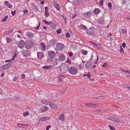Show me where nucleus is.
<instances>
[{
	"label": "nucleus",
	"mask_w": 130,
	"mask_h": 130,
	"mask_svg": "<svg viewBox=\"0 0 130 130\" xmlns=\"http://www.w3.org/2000/svg\"><path fill=\"white\" fill-rule=\"evenodd\" d=\"M59 69L61 73H66L67 70H68V65L67 64L63 63L60 66Z\"/></svg>",
	"instance_id": "obj_2"
},
{
	"label": "nucleus",
	"mask_w": 130,
	"mask_h": 130,
	"mask_svg": "<svg viewBox=\"0 0 130 130\" xmlns=\"http://www.w3.org/2000/svg\"><path fill=\"white\" fill-rule=\"evenodd\" d=\"M40 46L42 50L44 51L45 50L46 46L44 43L41 42L40 45Z\"/></svg>",
	"instance_id": "obj_15"
},
{
	"label": "nucleus",
	"mask_w": 130,
	"mask_h": 130,
	"mask_svg": "<svg viewBox=\"0 0 130 130\" xmlns=\"http://www.w3.org/2000/svg\"><path fill=\"white\" fill-rule=\"evenodd\" d=\"M38 58L39 59H41L44 56V55L43 52H38L37 53Z\"/></svg>",
	"instance_id": "obj_13"
},
{
	"label": "nucleus",
	"mask_w": 130,
	"mask_h": 130,
	"mask_svg": "<svg viewBox=\"0 0 130 130\" xmlns=\"http://www.w3.org/2000/svg\"><path fill=\"white\" fill-rule=\"evenodd\" d=\"M6 39L7 43H11L12 41V39L10 38L7 37L6 38Z\"/></svg>",
	"instance_id": "obj_30"
},
{
	"label": "nucleus",
	"mask_w": 130,
	"mask_h": 130,
	"mask_svg": "<svg viewBox=\"0 0 130 130\" xmlns=\"http://www.w3.org/2000/svg\"><path fill=\"white\" fill-rule=\"evenodd\" d=\"M108 6L110 9H111L112 5L111 3H109L108 4Z\"/></svg>",
	"instance_id": "obj_45"
},
{
	"label": "nucleus",
	"mask_w": 130,
	"mask_h": 130,
	"mask_svg": "<svg viewBox=\"0 0 130 130\" xmlns=\"http://www.w3.org/2000/svg\"><path fill=\"white\" fill-rule=\"evenodd\" d=\"M66 37L68 38H69L70 37V35L68 32L66 34Z\"/></svg>",
	"instance_id": "obj_50"
},
{
	"label": "nucleus",
	"mask_w": 130,
	"mask_h": 130,
	"mask_svg": "<svg viewBox=\"0 0 130 130\" xmlns=\"http://www.w3.org/2000/svg\"><path fill=\"white\" fill-rule=\"evenodd\" d=\"M104 2L103 0H100L99 2V4L100 5H102Z\"/></svg>",
	"instance_id": "obj_38"
},
{
	"label": "nucleus",
	"mask_w": 130,
	"mask_h": 130,
	"mask_svg": "<svg viewBox=\"0 0 130 130\" xmlns=\"http://www.w3.org/2000/svg\"><path fill=\"white\" fill-rule=\"evenodd\" d=\"M64 78L63 76L62 75H59L58 77V81L60 83H62V80Z\"/></svg>",
	"instance_id": "obj_18"
},
{
	"label": "nucleus",
	"mask_w": 130,
	"mask_h": 130,
	"mask_svg": "<svg viewBox=\"0 0 130 130\" xmlns=\"http://www.w3.org/2000/svg\"><path fill=\"white\" fill-rule=\"evenodd\" d=\"M49 119V117H47L45 116L44 117H42L40 118V119H39L40 122V119L42 121H46L47 120H48Z\"/></svg>",
	"instance_id": "obj_25"
},
{
	"label": "nucleus",
	"mask_w": 130,
	"mask_h": 130,
	"mask_svg": "<svg viewBox=\"0 0 130 130\" xmlns=\"http://www.w3.org/2000/svg\"><path fill=\"white\" fill-rule=\"evenodd\" d=\"M21 78L23 79H24L25 77V75L24 74H23L21 75Z\"/></svg>",
	"instance_id": "obj_59"
},
{
	"label": "nucleus",
	"mask_w": 130,
	"mask_h": 130,
	"mask_svg": "<svg viewBox=\"0 0 130 130\" xmlns=\"http://www.w3.org/2000/svg\"><path fill=\"white\" fill-rule=\"evenodd\" d=\"M45 12V16H46V17H47L50 14L48 12Z\"/></svg>",
	"instance_id": "obj_42"
},
{
	"label": "nucleus",
	"mask_w": 130,
	"mask_h": 130,
	"mask_svg": "<svg viewBox=\"0 0 130 130\" xmlns=\"http://www.w3.org/2000/svg\"><path fill=\"white\" fill-rule=\"evenodd\" d=\"M85 105L86 106L90 107L93 108H95L96 106V104H94L91 103H85Z\"/></svg>",
	"instance_id": "obj_17"
},
{
	"label": "nucleus",
	"mask_w": 130,
	"mask_h": 130,
	"mask_svg": "<svg viewBox=\"0 0 130 130\" xmlns=\"http://www.w3.org/2000/svg\"><path fill=\"white\" fill-rule=\"evenodd\" d=\"M40 23H39V24L38 26L36 28V30H37L40 27Z\"/></svg>",
	"instance_id": "obj_53"
},
{
	"label": "nucleus",
	"mask_w": 130,
	"mask_h": 130,
	"mask_svg": "<svg viewBox=\"0 0 130 130\" xmlns=\"http://www.w3.org/2000/svg\"><path fill=\"white\" fill-rule=\"evenodd\" d=\"M53 68V67L51 65H46L43 66L42 68L44 69L49 70Z\"/></svg>",
	"instance_id": "obj_21"
},
{
	"label": "nucleus",
	"mask_w": 130,
	"mask_h": 130,
	"mask_svg": "<svg viewBox=\"0 0 130 130\" xmlns=\"http://www.w3.org/2000/svg\"><path fill=\"white\" fill-rule=\"evenodd\" d=\"M28 12V10L27 9H25L23 11V12L24 13H26Z\"/></svg>",
	"instance_id": "obj_54"
},
{
	"label": "nucleus",
	"mask_w": 130,
	"mask_h": 130,
	"mask_svg": "<svg viewBox=\"0 0 130 130\" xmlns=\"http://www.w3.org/2000/svg\"><path fill=\"white\" fill-rule=\"evenodd\" d=\"M4 4L5 6L9 8H11L12 7V5L10 4L9 3V2L6 1L4 2Z\"/></svg>",
	"instance_id": "obj_16"
},
{
	"label": "nucleus",
	"mask_w": 130,
	"mask_h": 130,
	"mask_svg": "<svg viewBox=\"0 0 130 130\" xmlns=\"http://www.w3.org/2000/svg\"><path fill=\"white\" fill-rule=\"evenodd\" d=\"M89 73V72L88 73V74H87V76L88 78H90V77L91 76V75Z\"/></svg>",
	"instance_id": "obj_61"
},
{
	"label": "nucleus",
	"mask_w": 130,
	"mask_h": 130,
	"mask_svg": "<svg viewBox=\"0 0 130 130\" xmlns=\"http://www.w3.org/2000/svg\"><path fill=\"white\" fill-rule=\"evenodd\" d=\"M13 29H10L9 30H7L4 33V34H10L12 32L13 30Z\"/></svg>",
	"instance_id": "obj_28"
},
{
	"label": "nucleus",
	"mask_w": 130,
	"mask_h": 130,
	"mask_svg": "<svg viewBox=\"0 0 130 130\" xmlns=\"http://www.w3.org/2000/svg\"><path fill=\"white\" fill-rule=\"evenodd\" d=\"M84 64L80 63L77 66V68L79 70H81L83 69L84 68Z\"/></svg>",
	"instance_id": "obj_23"
},
{
	"label": "nucleus",
	"mask_w": 130,
	"mask_h": 130,
	"mask_svg": "<svg viewBox=\"0 0 130 130\" xmlns=\"http://www.w3.org/2000/svg\"><path fill=\"white\" fill-rule=\"evenodd\" d=\"M42 21L44 22L45 24H46L47 22V21H46V20H42Z\"/></svg>",
	"instance_id": "obj_64"
},
{
	"label": "nucleus",
	"mask_w": 130,
	"mask_h": 130,
	"mask_svg": "<svg viewBox=\"0 0 130 130\" xmlns=\"http://www.w3.org/2000/svg\"><path fill=\"white\" fill-rule=\"evenodd\" d=\"M91 15V12L90 11H88L85 12L84 14V16L86 18L90 17Z\"/></svg>",
	"instance_id": "obj_19"
},
{
	"label": "nucleus",
	"mask_w": 130,
	"mask_h": 130,
	"mask_svg": "<svg viewBox=\"0 0 130 130\" xmlns=\"http://www.w3.org/2000/svg\"><path fill=\"white\" fill-rule=\"evenodd\" d=\"M51 61L52 64L54 66L57 65L58 62V59L54 57L52 58L51 59Z\"/></svg>",
	"instance_id": "obj_10"
},
{
	"label": "nucleus",
	"mask_w": 130,
	"mask_h": 130,
	"mask_svg": "<svg viewBox=\"0 0 130 130\" xmlns=\"http://www.w3.org/2000/svg\"><path fill=\"white\" fill-rule=\"evenodd\" d=\"M26 35L28 37H31L34 36L32 32H26Z\"/></svg>",
	"instance_id": "obj_22"
},
{
	"label": "nucleus",
	"mask_w": 130,
	"mask_h": 130,
	"mask_svg": "<svg viewBox=\"0 0 130 130\" xmlns=\"http://www.w3.org/2000/svg\"><path fill=\"white\" fill-rule=\"evenodd\" d=\"M120 69L121 71L127 73V72H128V71L127 70L123 69L120 68Z\"/></svg>",
	"instance_id": "obj_40"
},
{
	"label": "nucleus",
	"mask_w": 130,
	"mask_h": 130,
	"mask_svg": "<svg viewBox=\"0 0 130 130\" xmlns=\"http://www.w3.org/2000/svg\"><path fill=\"white\" fill-rule=\"evenodd\" d=\"M9 67L7 66V64L3 65L0 67V71H3L5 70H7L9 69Z\"/></svg>",
	"instance_id": "obj_9"
},
{
	"label": "nucleus",
	"mask_w": 130,
	"mask_h": 130,
	"mask_svg": "<svg viewBox=\"0 0 130 130\" xmlns=\"http://www.w3.org/2000/svg\"><path fill=\"white\" fill-rule=\"evenodd\" d=\"M68 55L71 57L73 55V53L72 52H68Z\"/></svg>",
	"instance_id": "obj_44"
},
{
	"label": "nucleus",
	"mask_w": 130,
	"mask_h": 130,
	"mask_svg": "<svg viewBox=\"0 0 130 130\" xmlns=\"http://www.w3.org/2000/svg\"><path fill=\"white\" fill-rule=\"evenodd\" d=\"M17 54L16 53H14V55H13V56L12 58V61L17 56Z\"/></svg>",
	"instance_id": "obj_39"
},
{
	"label": "nucleus",
	"mask_w": 130,
	"mask_h": 130,
	"mask_svg": "<svg viewBox=\"0 0 130 130\" xmlns=\"http://www.w3.org/2000/svg\"><path fill=\"white\" fill-rule=\"evenodd\" d=\"M24 44L25 43L24 41L22 40H21L18 44V47L22 49L24 46Z\"/></svg>",
	"instance_id": "obj_11"
},
{
	"label": "nucleus",
	"mask_w": 130,
	"mask_h": 130,
	"mask_svg": "<svg viewBox=\"0 0 130 130\" xmlns=\"http://www.w3.org/2000/svg\"><path fill=\"white\" fill-rule=\"evenodd\" d=\"M8 18V16L6 15L5 16L4 18L2 19V22H5L6 21L7 19Z\"/></svg>",
	"instance_id": "obj_35"
},
{
	"label": "nucleus",
	"mask_w": 130,
	"mask_h": 130,
	"mask_svg": "<svg viewBox=\"0 0 130 130\" xmlns=\"http://www.w3.org/2000/svg\"><path fill=\"white\" fill-rule=\"evenodd\" d=\"M49 42L50 44L52 45H54L55 44V40L54 39H52Z\"/></svg>",
	"instance_id": "obj_29"
},
{
	"label": "nucleus",
	"mask_w": 130,
	"mask_h": 130,
	"mask_svg": "<svg viewBox=\"0 0 130 130\" xmlns=\"http://www.w3.org/2000/svg\"><path fill=\"white\" fill-rule=\"evenodd\" d=\"M120 47V52H122L124 51V50L122 48V47L121 46Z\"/></svg>",
	"instance_id": "obj_52"
},
{
	"label": "nucleus",
	"mask_w": 130,
	"mask_h": 130,
	"mask_svg": "<svg viewBox=\"0 0 130 130\" xmlns=\"http://www.w3.org/2000/svg\"><path fill=\"white\" fill-rule=\"evenodd\" d=\"M29 114L28 112V111H26L23 114V116H27Z\"/></svg>",
	"instance_id": "obj_37"
},
{
	"label": "nucleus",
	"mask_w": 130,
	"mask_h": 130,
	"mask_svg": "<svg viewBox=\"0 0 130 130\" xmlns=\"http://www.w3.org/2000/svg\"><path fill=\"white\" fill-rule=\"evenodd\" d=\"M18 77H14V79H13V81H15L16 80H17L18 79Z\"/></svg>",
	"instance_id": "obj_55"
},
{
	"label": "nucleus",
	"mask_w": 130,
	"mask_h": 130,
	"mask_svg": "<svg viewBox=\"0 0 130 130\" xmlns=\"http://www.w3.org/2000/svg\"><path fill=\"white\" fill-rule=\"evenodd\" d=\"M54 6L57 10H59L60 8L59 6L56 3H55L54 4Z\"/></svg>",
	"instance_id": "obj_31"
},
{
	"label": "nucleus",
	"mask_w": 130,
	"mask_h": 130,
	"mask_svg": "<svg viewBox=\"0 0 130 130\" xmlns=\"http://www.w3.org/2000/svg\"><path fill=\"white\" fill-rule=\"evenodd\" d=\"M34 43L32 41H27L25 42V46L26 48L29 49L31 48Z\"/></svg>",
	"instance_id": "obj_3"
},
{
	"label": "nucleus",
	"mask_w": 130,
	"mask_h": 130,
	"mask_svg": "<svg viewBox=\"0 0 130 130\" xmlns=\"http://www.w3.org/2000/svg\"><path fill=\"white\" fill-rule=\"evenodd\" d=\"M100 12V10L98 8H95L94 10V12L96 14H98Z\"/></svg>",
	"instance_id": "obj_26"
},
{
	"label": "nucleus",
	"mask_w": 130,
	"mask_h": 130,
	"mask_svg": "<svg viewBox=\"0 0 130 130\" xmlns=\"http://www.w3.org/2000/svg\"><path fill=\"white\" fill-rule=\"evenodd\" d=\"M82 53L84 55H86L88 53V51L85 50H82L81 51Z\"/></svg>",
	"instance_id": "obj_32"
},
{
	"label": "nucleus",
	"mask_w": 130,
	"mask_h": 130,
	"mask_svg": "<svg viewBox=\"0 0 130 130\" xmlns=\"http://www.w3.org/2000/svg\"><path fill=\"white\" fill-rule=\"evenodd\" d=\"M16 10L11 12V13L13 16L15 14Z\"/></svg>",
	"instance_id": "obj_46"
},
{
	"label": "nucleus",
	"mask_w": 130,
	"mask_h": 130,
	"mask_svg": "<svg viewBox=\"0 0 130 130\" xmlns=\"http://www.w3.org/2000/svg\"><path fill=\"white\" fill-rule=\"evenodd\" d=\"M28 51H23L22 53V55L24 56H27V53Z\"/></svg>",
	"instance_id": "obj_34"
},
{
	"label": "nucleus",
	"mask_w": 130,
	"mask_h": 130,
	"mask_svg": "<svg viewBox=\"0 0 130 130\" xmlns=\"http://www.w3.org/2000/svg\"><path fill=\"white\" fill-rule=\"evenodd\" d=\"M108 120L115 121L117 122H120V120L116 118L109 117L108 118Z\"/></svg>",
	"instance_id": "obj_12"
},
{
	"label": "nucleus",
	"mask_w": 130,
	"mask_h": 130,
	"mask_svg": "<svg viewBox=\"0 0 130 130\" xmlns=\"http://www.w3.org/2000/svg\"><path fill=\"white\" fill-rule=\"evenodd\" d=\"M41 102L42 104H43L44 105H49L50 102L48 100H43L41 101Z\"/></svg>",
	"instance_id": "obj_14"
},
{
	"label": "nucleus",
	"mask_w": 130,
	"mask_h": 130,
	"mask_svg": "<svg viewBox=\"0 0 130 130\" xmlns=\"http://www.w3.org/2000/svg\"><path fill=\"white\" fill-rule=\"evenodd\" d=\"M98 62V56L96 57V60L95 62H94V63L95 64H97Z\"/></svg>",
	"instance_id": "obj_47"
},
{
	"label": "nucleus",
	"mask_w": 130,
	"mask_h": 130,
	"mask_svg": "<svg viewBox=\"0 0 130 130\" xmlns=\"http://www.w3.org/2000/svg\"><path fill=\"white\" fill-rule=\"evenodd\" d=\"M95 45L97 47L99 48H100L101 46L98 43H96Z\"/></svg>",
	"instance_id": "obj_48"
},
{
	"label": "nucleus",
	"mask_w": 130,
	"mask_h": 130,
	"mask_svg": "<svg viewBox=\"0 0 130 130\" xmlns=\"http://www.w3.org/2000/svg\"><path fill=\"white\" fill-rule=\"evenodd\" d=\"M20 125H21V126H22L21 125H24L23 124H20V123H19V124L18 123L17 126H19Z\"/></svg>",
	"instance_id": "obj_63"
},
{
	"label": "nucleus",
	"mask_w": 130,
	"mask_h": 130,
	"mask_svg": "<svg viewBox=\"0 0 130 130\" xmlns=\"http://www.w3.org/2000/svg\"><path fill=\"white\" fill-rule=\"evenodd\" d=\"M94 32V29L93 28H90L86 31L87 34L89 35L93 34Z\"/></svg>",
	"instance_id": "obj_5"
},
{
	"label": "nucleus",
	"mask_w": 130,
	"mask_h": 130,
	"mask_svg": "<svg viewBox=\"0 0 130 130\" xmlns=\"http://www.w3.org/2000/svg\"><path fill=\"white\" fill-rule=\"evenodd\" d=\"M124 86L126 88H128L130 89V85L128 84H125Z\"/></svg>",
	"instance_id": "obj_36"
},
{
	"label": "nucleus",
	"mask_w": 130,
	"mask_h": 130,
	"mask_svg": "<svg viewBox=\"0 0 130 130\" xmlns=\"http://www.w3.org/2000/svg\"><path fill=\"white\" fill-rule=\"evenodd\" d=\"M79 28L81 29H83L86 30L87 29V28L86 26H85L82 24H81L79 26Z\"/></svg>",
	"instance_id": "obj_24"
},
{
	"label": "nucleus",
	"mask_w": 130,
	"mask_h": 130,
	"mask_svg": "<svg viewBox=\"0 0 130 130\" xmlns=\"http://www.w3.org/2000/svg\"><path fill=\"white\" fill-rule=\"evenodd\" d=\"M64 47V45L62 43H58L56 44V48L59 51L63 50Z\"/></svg>",
	"instance_id": "obj_4"
},
{
	"label": "nucleus",
	"mask_w": 130,
	"mask_h": 130,
	"mask_svg": "<svg viewBox=\"0 0 130 130\" xmlns=\"http://www.w3.org/2000/svg\"><path fill=\"white\" fill-rule=\"evenodd\" d=\"M44 9L45 10V12H48V8L47 7H44Z\"/></svg>",
	"instance_id": "obj_51"
},
{
	"label": "nucleus",
	"mask_w": 130,
	"mask_h": 130,
	"mask_svg": "<svg viewBox=\"0 0 130 130\" xmlns=\"http://www.w3.org/2000/svg\"><path fill=\"white\" fill-rule=\"evenodd\" d=\"M66 58L65 55L63 54H60L59 56L58 59L60 61H64Z\"/></svg>",
	"instance_id": "obj_8"
},
{
	"label": "nucleus",
	"mask_w": 130,
	"mask_h": 130,
	"mask_svg": "<svg viewBox=\"0 0 130 130\" xmlns=\"http://www.w3.org/2000/svg\"><path fill=\"white\" fill-rule=\"evenodd\" d=\"M48 54L49 57L52 58H54L56 55L55 52L54 51H49L48 52Z\"/></svg>",
	"instance_id": "obj_6"
},
{
	"label": "nucleus",
	"mask_w": 130,
	"mask_h": 130,
	"mask_svg": "<svg viewBox=\"0 0 130 130\" xmlns=\"http://www.w3.org/2000/svg\"><path fill=\"white\" fill-rule=\"evenodd\" d=\"M85 68L87 69H89L90 68V65L88 63H87L85 65Z\"/></svg>",
	"instance_id": "obj_33"
},
{
	"label": "nucleus",
	"mask_w": 130,
	"mask_h": 130,
	"mask_svg": "<svg viewBox=\"0 0 130 130\" xmlns=\"http://www.w3.org/2000/svg\"><path fill=\"white\" fill-rule=\"evenodd\" d=\"M58 119L61 120L62 122L63 121L64 119V116L63 114H61L59 116Z\"/></svg>",
	"instance_id": "obj_27"
},
{
	"label": "nucleus",
	"mask_w": 130,
	"mask_h": 130,
	"mask_svg": "<svg viewBox=\"0 0 130 130\" xmlns=\"http://www.w3.org/2000/svg\"><path fill=\"white\" fill-rule=\"evenodd\" d=\"M12 61V59L11 60H7L5 61V62H9Z\"/></svg>",
	"instance_id": "obj_60"
},
{
	"label": "nucleus",
	"mask_w": 130,
	"mask_h": 130,
	"mask_svg": "<svg viewBox=\"0 0 130 130\" xmlns=\"http://www.w3.org/2000/svg\"><path fill=\"white\" fill-rule=\"evenodd\" d=\"M108 126L109 128L111 129H112V130H116L113 127L110 125H109Z\"/></svg>",
	"instance_id": "obj_41"
},
{
	"label": "nucleus",
	"mask_w": 130,
	"mask_h": 130,
	"mask_svg": "<svg viewBox=\"0 0 130 130\" xmlns=\"http://www.w3.org/2000/svg\"><path fill=\"white\" fill-rule=\"evenodd\" d=\"M49 106L53 109H57L58 108V106L56 104L54 103H51L50 102L49 104Z\"/></svg>",
	"instance_id": "obj_7"
},
{
	"label": "nucleus",
	"mask_w": 130,
	"mask_h": 130,
	"mask_svg": "<svg viewBox=\"0 0 130 130\" xmlns=\"http://www.w3.org/2000/svg\"><path fill=\"white\" fill-rule=\"evenodd\" d=\"M50 127L51 126L50 125H48L46 128V130H48L50 128Z\"/></svg>",
	"instance_id": "obj_58"
},
{
	"label": "nucleus",
	"mask_w": 130,
	"mask_h": 130,
	"mask_svg": "<svg viewBox=\"0 0 130 130\" xmlns=\"http://www.w3.org/2000/svg\"><path fill=\"white\" fill-rule=\"evenodd\" d=\"M51 22H48V21L47 22V23L46 24L47 25H50L51 24Z\"/></svg>",
	"instance_id": "obj_62"
},
{
	"label": "nucleus",
	"mask_w": 130,
	"mask_h": 130,
	"mask_svg": "<svg viewBox=\"0 0 130 130\" xmlns=\"http://www.w3.org/2000/svg\"><path fill=\"white\" fill-rule=\"evenodd\" d=\"M122 46L124 48H125L126 46L125 43L124 42L122 44Z\"/></svg>",
	"instance_id": "obj_56"
},
{
	"label": "nucleus",
	"mask_w": 130,
	"mask_h": 130,
	"mask_svg": "<svg viewBox=\"0 0 130 130\" xmlns=\"http://www.w3.org/2000/svg\"><path fill=\"white\" fill-rule=\"evenodd\" d=\"M68 71L71 75H75L77 73L78 70L76 67L71 66L68 68Z\"/></svg>",
	"instance_id": "obj_1"
},
{
	"label": "nucleus",
	"mask_w": 130,
	"mask_h": 130,
	"mask_svg": "<svg viewBox=\"0 0 130 130\" xmlns=\"http://www.w3.org/2000/svg\"><path fill=\"white\" fill-rule=\"evenodd\" d=\"M61 32V29H59V30H57L56 31V32L57 34H60V33Z\"/></svg>",
	"instance_id": "obj_49"
},
{
	"label": "nucleus",
	"mask_w": 130,
	"mask_h": 130,
	"mask_svg": "<svg viewBox=\"0 0 130 130\" xmlns=\"http://www.w3.org/2000/svg\"><path fill=\"white\" fill-rule=\"evenodd\" d=\"M122 31L123 33L125 34H126L127 32V30L125 29H122Z\"/></svg>",
	"instance_id": "obj_43"
},
{
	"label": "nucleus",
	"mask_w": 130,
	"mask_h": 130,
	"mask_svg": "<svg viewBox=\"0 0 130 130\" xmlns=\"http://www.w3.org/2000/svg\"><path fill=\"white\" fill-rule=\"evenodd\" d=\"M47 110V107L45 106L42 107L40 110L41 112H44L46 111Z\"/></svg>",
	"instance_id": "obj_20"
},
{
	"label": "nucleus",
	"mask_w": 130,
	"mask_h": 130,
	"mask_svg": "<svg viewBox=\"0 0 130 130\" xmlns=\"http://www.w3.org/2000/svg\"><path fill=\"white\" fill-rule=\"evenodd\" d=\"M7 66H8V65H9L10 66L12 65L13 64V63L12 62H11L8 63H7Z\"/></svg>",
	"instance_id": "obj_57"
}]
</instances>
